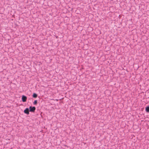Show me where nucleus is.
<instances>
[{"label": "nucleus", "mask_w": 149, "mask_h": 149, "mask_svg": "<svg viewBox=\"0 0 149 149\" xmlns=\"http://www.w3.org/2000/svg\"><path fill=\"white\" fill-rule=\"evenodd\" d=\"M29 109L28 108H27L24 110V112L25 113L27 114H29Z\"/></svg>", "instance_id": "3"}, {"label": "nucleus", "mask_w": 149, "mask_h": 149, "mask_svg": "<svg viewBox=\"0 0 149 149\" xmlns=\"http://www.w3.org/2000/svg\"><path fill=\"white\" fill-rule=\"evenodd\" d=\"M37 101L36 100H35L34 102V104H37Z\"/></svg>", "instance_id": "6"}, {"label": "nucleus", "mask_w": 149, "mask_h": 149, "mask_svg": "<svg viewBox=\"0 0 149 149\" xmlns=\"http://www.w3.org/2000/svg\"><path fill=\"white\" fill-rule=\"evenodd\" d=\"M27 99V97L24 95H23L22 97V101L24 102H25L26 101Z\"/></svg>", "instance_id": "2"}, {"label": "nucleus", "mask_w": 149, "mask_h": 149, "mask_svg": "<svg viewBox=\"0 0 149 149\" xmlns=\"http://www.w3.org/2000/svg\"><path fill=\"white\" fill-rule=\"evenodd\" d=\"M33 97L36 98L37 97V95L36 93H34L33 94Z\"/></svg>", "instance_id": "5"}, {"label": "nucleus", "mask_w": 149, "mask_h": 149, "mask_svg": "<svg viewBox=\"0 0 149 149\" xmlns=\"http://www.w3.org/2000/svg\"><path fill=\"white\" fill-rule=\"evenodd\" d=\"M29 111L31 112H34L36 109V108L34 107H30L29 108Z\"/></svg>", "instance_id": "1"}, {"label": "nucleus", "mask_w": 149, "mask_h": 149, "mask_svg": "<svg viewBox=\"0 0 149 149\" xmlns=\"http://www.w3.org/2000/svg\"><path fill=\"white\" fill-rule=\"evenodd\" d=\"M146 112H149V107H146Z\"/></svg>", "instance_id": "4"}]
</instances>
